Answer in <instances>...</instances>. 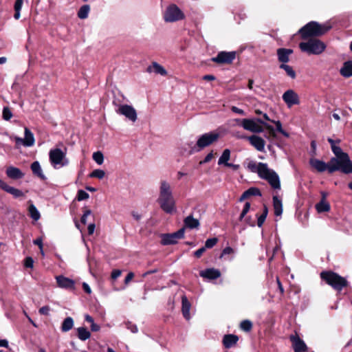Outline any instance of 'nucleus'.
Returning <instances> with one entry per match:
<instances>
[{
  "instance_id": "nucleus-1",
  "label": "nucleus",
  "mask_w": 352,
  "mask_h": 352,
  "mask_svg": "<svg viewBox=\"0 0 352 352\" xmlns=\"http://www.w3.org/2000/svg\"><path fill=\"white\" fill-rule=\"evenodd\" d=\"M336 157L330 160L329 173L340 170L343 173H352V162L347 153L343 152L340 146H333L331 148Z\"/></svg>"
},
{
  "instance_id": "nucleus-2",
  "label": "nucleus",
  "mask_w": 352,
  "mask_h": 352,
  "mask_svg": "<svg viewBox=\"0 0 352 352\" xmlns=\"http://www.w3.org/2000/svg\"><path fill=\"white\" fill-rule=\"evenodd\" d=\"M157 201L161 209L167 214H172L175 210V201L170 186L166 181L160 182V195Z\"/></svg>"
},
{
  "instance_id": "nucleus-3",
  "label": "nucleus",
  "mask_w": 352,
  "mask_h": 352,
  "mask_svg": "<svg viewBox=\"0 0 352 352\" xmlns=\"http://www.w3.org/2000/svg\"><path fill=\"white\" fill-rule=\"evenodd\" d=\"M126 98L118 90L107 93L106 97L101 99L102 107L113 108L114 110H135V109L125 102Z\"/></svg>"
},
{
  "instance_id": "nucleus-4",
  "label": "nucleus",
  "mask_w": 352,
  "mask_h": 352,
  "mask_svg": "<svg viewBox=\"0 0 352 352\" xmlns=\"http://www.w3.org/2000/svg\"><path fill=\"white\" fill-rule=\"evenodd\" d=\"M329 30V27L322 25L317 22L311 21L302 28L299 32L302 38L311 36H319L325 34Z\"/></svg>"
},
{
  "instance_id": "nucleus-5",
  "label": "nucleus",
  "mask_w": 352,
  "mask_h": 352,
  "mask_svg": "<svg viewBox=\"0 0 352 352\" xmlns=\"http://www.w3.org/2000/svg\"><path fill=\"white\" fill-rule=\"evenodd\" d=\"M320 277L337 291H341L347 285V281L344 278L332 272H322Z\"/></svg>"
},
{
  "instance_id": "nucleus-6",
  "label": "nucleus",
  "mask_w": 352,
  "mask_h": 352,
  "mask_svg": "<svg viewBox=\"0 0 352 352\" xmlns=\"http://www.w3.org/2000/svg\"><path fill=\"white\" fill-rule=\"evenodd\" d=\"M219 138L220 134L217 131H211L204 133L198 138L197 143L192 149L195 151H200L204 148L216 142Z\"/></svg>"
},
{
  "instance_id": "nucleus-7",
  "label": "nucleus",
  "mask_w": 352,
  "mask_h": 352,
  "mask_svg": "<svg viewBox=\"0 0 352 352\" xmlns=\"http://www.w3.org/2000/svg\"><path fill=\"white\" fill-rule=\"evenodd\" d=\"M299 47L302 52L313 54H320L326 48L325 44L318 39H310L307 42L300 43Z\"/></svg>"
},
{
  "instance_id": "nucleus-8",
  "label": "nucleus",
  "mask_w": 352,
  "mask_h": 352,
  "mask_svg": "<svg viewBox=\"0 0 352 352\" xmlns=\"http://www.w3.org/2000/svg\"><path fill=\"white\" fill-rule=\"evenodd\" d=\"M184 18V13L175 4L168 6L164 14V19L166 22H175L183 20Z\"/></svg>"
},
{
  "instance_id": "nucleus-9",
  "label": "nucleus",
  "mask_w": 352,
  "mask_h": 352,
  "mask_svg": "<svg viewBox=\"0 0 352 352\" xmlns=\"http://www.w3.org/2000/svg\"><path fill=\"white\" fill-rule=\"evenodd\" d=\"M236 52H219L217 55L211 58V61L218 65L231 64L236 58Z\"/></svg>"
},
{
  "instance_id": "nucleus-10",
  "label": "nucleus",
  "mask_w": 352,
  "mask_h": 352,
  "mask_svg": "<svg viewBox=\"0 0 352 352\" xmlns=\"http://www.w3.org/2000/svg\"><path fill=\"white\" fill-rule=\"evenodd\" d=\"M185 228H182L175 232L163 234L162 235V244L164 245H173L177 243L178 239L184 237Z\"/></svg>"
},
{
  "instance_id": "nucleus-11",
  "label": "nucleus",
  "mask_w": 352,
  "mask_h": 352,
  "mask_svg": "<svg viewBox=\"0 0 352 352\" xmlns=\"http://www.w3.org/2000/svg\"><path fill=\"white\" fill-rule=\"evenodd\" d=\"M49 157L51 164L56 167V165L64 166L63 160L65 157V153L60 148H54L50 150Z\"/></svg>"
},
{
  "instance_id": "nucleus-12",
  "label": "nucleus",
  "mask_w": 352,
  "mask_h": 352,
  "mask_svg": "<svg viewBox=\"0 0 352 352\" xmlns=\"http://www.w3.org/2000/svg\"><path fill=\"white\" fill-rule=\"evenodd\" d=\"M58 287L62 289L73 291L75 289V281L71 278L59 275L56 276Z\"/></svg>"
},
{
  "instance_id": "nucleus-13",
  "label": "nucleus",
  "mask_w": 352,
  "mask_h": 352,
  "mask_svg": "<svg viewBox=\"0 0 352 352\" xmlns=\"http://www.w3.org/2000/svg\"><path fill=\"white\" fill-rule=\"evenodd\" d=\"M283 99L289 108L300 102L298 94L292 89H289L285 91L283 95Z\"/></svg>"
},
{
  "instance_id": "nucleus-14",
  "label": "nucleus",
  "mask_w": 352,
  "mask_h": 352,
  "mask_svg": "<svg viewBox=\"0 0 352 352\" xmlns=\"http://www.w3.org/2000/svg\"><path fill=\"white\" fill-rule=\"evenodd\" d=\"M0 188L5 192L11 194L14 198H20L25 197L23 191L12 186H9L6 182L0 179Z\"/></svg>"
},
{
  "instance_id": "nucleus-15",
  "label": "nucleus",
  "mask_w": 352,
  "mask_h": 352,
  "mask_svg": "<svg viewBox=\"0 0 352 352\" xmlns=\"http://www.w3.org/2000/svg\"><path fill=\"white\" fill-rule=\"evenodd\" d=\"M243 138L247 139L250 144L254 146L258 151H263L265 149V140L256 135H253L248 137H244Z\"/></svg>"
},
{
  "instance_id": "nucleus-16",
  "label": "nucleus",
  "mask_w": 352,
  "mask_h": 352,
  "mask_svg": "<svg viewBox=\"0 0 352 352\" xmlns=\"http://www.w3.org/2000/svg\"><path fill=\"white\" fill-rule=\"evenodd\" d=\"M290 340L292 342V347L294 352H306L307 346L305 342L298 336H291Z\"/></svg>"
},
{
  "instance_id": "nucleus-17",
  "label": "nucleus",
  "mask_w": 352,
  "mask_h": 352,
  "mask_svg": "<svg viewBox=\"0 0 352 352\" xmlns=\"http://www.w3.org/2000/svg\"><path fill=\"white\" fill-rule=\"evenodd\" d=\"M34 138L31 131L25 128V138L22 139L21 138H16V142H21L25 146H32L34 144Z\"/></svg>"
},
{
  "instance_id": "nucleus-18",
  "label": "nucleus",
  "mask_w": 352,
  "mask_h": 352,
  "mask_svg": "<svg viewBox=\"0 0 352 352\" xmlns=\"http://www.w3.org/2000/svg\"><path fill=\"white\" fill-rule=\"evenodd\" d=\"M7 177L11 179H21L24 177V173L19 168L14 166H8L6 170Z\"/></svg>"
},
{
  "instance_id": "nucleus-19",
  "label": "nucleus",
  "mask_w": 352,
  "mask_h": 352,
  "mask_svg": "<svg viewBox=\"0 0 352 352\" xmlns=\"http://www.w3.org/2000/svg\"><path fill=\"white\" fill-rule=\"evenodd\" d=\"M243 129L252 132H261L263 130L262 125L260 122L248 119H243Z\"/></svg>"
},
{
  "instance_id": "nucleus-20",
  "label": "nucleus",
  "mask_w": 352,
  "mask_h": 352,
  "mask_svg": "<svg viewBox=\"0 0 352 352\" xmlns=\"http://www.w3.org/2000/svg\"><path fill=\"white\" fill-rule=\"evenodd\" d=\"M199 275L204 278L215 280L221 276V272L219 270L214 268H208L200 271Z\"/></svg>"
},
{
  "instance_id": "nucleus-21",
  "label": "nucleus",
  "mask_w": 352,
  "mask_h": 352,
  "mask_svg": "<svg viewBox=\"0 0 352 352\" xmlns=\"http://www.w3.org/2000/svg\"><path fill=\"white\" fill-rule=\"evenodd\" d=\"M310 164L311 166L314 168L316 170H317L318 172H324V170H327L329 173L330 170V161L326 164L323 161H321L318 159H311L310 160Z\"/></svg>"
},
{
  "instance_id": "nucleus-22",
  "label": "nucleus",
  "mask_w": 352,
  "mask_h": 352,
  "mask_svg": "<svg viewBox=\"0 0 352 352\" xmlns=\"http://www.w3.org/2000/svg\"><path fill=\"white\" fill-rule=\"evenodd\" d=\"M239 338L234 334H226L223 338V345L226 349H230L234 346Z\"/></svg>"
},
{
  "instance_id": "nucleus-23",
  "label": "nucleus",
  "mask_w": 352,
  "mask_h": 352,
  "mask_svg": "<svg viewBox=\"0 0 352 352\" xmlns=\"http://www.w3.org/2000/svg\"><path fill=\"white\" fill-rule=\"evenodd\" d=\"M322 199L316 205V209L318 213L329 212L331 208L329 204L326 201V194L322 192Z\"/></svg>"
},
{
  "instance_id": "nucleus-24",
  "label": "nucleus",
  "mask_w": 352,
  "mask_h": 352,
  "mask_svg": "<svg viewBox=\"0 0 352 352\" xmlns=\"http://www.w3.org/2000/svg\"><path fill=\"white\" fill-rule=\"evenodd\" d=\"M190 307L191 305L188 301L187 297L186 296H183L182 297V311L184 318H186V320H189L190 318Z\"/></svg>"
},
{
  "instance_id": "nucleus-25",
  "label": "nucleus",
  "mask_w": 352,
  "mask_h": 352,
  "mask_svg": "<svg viewBox=\"0 0 352 352\" xmlns=\"http://www.w3.org/2000/svg\"><path fill=\"white\" fill-rule=\"evenodd\" d=\"M146 71L149 73L151 72H155V74H160L163 76H165L167 75L166 70L160 64H158L156 62H153L152 65H149Z\"/></svg>"
},
{
  "instance_id": "nucleus-26",
  "label": "nucleus",
  "mask_w": 352,
  "mask_h": 352,
  "mask_svg": "<svg viewBox=\"0 0 352 352\" xmlns=\"http://www.w3.org/2000/svg\"><path fill=\"white\" fill-rule=\"evenodd\" d=\"M293 51L289 49L280 48L277 50V55L278 60L282 62L283 64L287 63L289 60V55L292 54Z\"/></svg>"
},
{
  "instance_id": "nucleus-27",
  "label": "nucleus",
  "mask_w": 352,
  "mask_h": 352,
  "mask_svg": "<svg viewBox=\"0 0 352 352\" xmlns=\"http://www.w3.org/2000/svg\"><path fill=\"white\" fill-rule=\"evenodd\" d=\"M184 227L189 229L198 228L200 226L198 219L193 218L192 214H190L184 219Z\"/></svg>"
},
{
  "instance_id": "nucleus-28",
  "label": "nucleus",
  "mask_w": 352,
  "mask_h": 352,
  "mask_svg": "<svg viewBox=\"0 0 352 352\" xmlns=\"http://www.w3.org/2000/svg\"><path fill=\"white\" fill-rule=\"evenodd\" d=\"M271 186L274 189H280V179L278 175L273 171L266 179Z\"/></svg>"
},
{
  "instance_id": "nucleus-29",
  "label": "nucleus",
  "mask_w": 352,
  "mask_h": 352,
  "mask_svg": "<svg viewBox=\"0 0 352 352\" xmlns=\"http://www.w3.org/2000/svg\"><path fill=\"white\" fill-rule=\"evenodd\" d=\"M31 170L33 174L38 177H39L41 180H45L46 177L43 174L42 169L41 168L40 164L38 162L35 161L31 164Z\"/></svg>"
},
{
  "instance_id": "nucleus-30",
  "label": "nucleus",
  "mask_w": 352,
  "mask_h": 352,
  "mask_svg": "<svg viewBox=\"0 0 352 352\" xmlns=\"http://www.w3.org/2000/svg\"><path fill=\"white\" fill-rule=\"evenodd\" d=\"M273 207L274 210V214L280 216L283 213V204L282 200L276 195L273 197Z\"/></svg>"
},
{
  "instance_id": "nucleus-31",
  "label": "nucleus",
  "mask_w": 352,
  "mask_h": 352,
  "mask_svg": "<svg viewBox=\"0 0 352 352\" xmlns=\"http://www.w3.org/2000/svg\"><path fill=\"white\" fill-rule=\"evenodd\" d=\"M273 172V170L268 168L267 165L263 163H259V168L257 173L259 177L266 179L267 177Z\"/></svg>"
},
{
  "instance_id": "nucleus-32",
  "label": "nucleus",
  "mask_w": 352,
  "mask_h": 352,
  "mask_svg": "<svg viewBox=\"0 0 352 352\" xmlns=\"http://www.w3.org/2000/svg\"><path fill=\"white\" fill-rule=\"evenodd\" d=\"M340 74L344 77L352 76V61L346 62L340 69Z\"/></svg>"
},
{
  "instance_id": "nucleus-33",
  "label": "nucleus",
  "mask_w": 352,
  "mask_h": 352,
  "mask_svg": "<svg viewBox=\"0 0 352 352\" xmlns=\"http://www.w3.org/2000/svg\"><path fill=\"white\" fill-rule=\"evenodd\" d=\"M230 157V151L228 148L225 149L219 159L218 164H224L226 166H231V163H228Z\"/></svg>"
},
{
  "instance_id": "nucleus-34",
  "label": "nucleus",
  "mask_w": 352,
  "mask_h": 352,
  "mask_svg": "<svg viewBox=\"0 0 352 352\" xmlns=\"http://www.w3.org/2000/svg\"><path fill=\"white\" fill-rule=\"evenodd\" d=\"M74 326V320L72 317H67L61 324V331L67 332L71 330Z\"/></svg>"
},
{
  "instance_id": "nucleus-35",
  "label": "nucleus",
  "mask_w": 352,
  "mask_h": 352,
  "mask_svg": "<svg viewBox=\"0 0 352 352\" xmlns=\"http://www.w3.org/2000/svg\"><path fill=\"white\" fill-rule=\"evenodd\" d=\"M90 10V6L87 4L81 6L78 11V17L80 19H85L88 17V14Z\"/></svg>"
},
{
  "instance_id": "nucleus-36",
  "label": "nucleus",
  "mask_w": 352,
  "mask_h": 352,
  "mask_svg": "<svg viewBox=\"0 0 352 352\" xmlns=\"http://www.w3.org/2000/svg\"><path fill=\"white\" fill-rule=\"evenodd\" d=\"M77 332L78 338L82 341L89 339L91 336L90 332L85 327L78 328Z\"/></svg>"
},
{
  "instance_id": "nucleus-37",
  "label": "nucleus",
  "mask_w": 352,
  "mask_h": 352,
  "mask_svg": "<svg viewBox=\"0 0 352 352\" xmlns=\"http://www.w3.org/2000/svg\"><path fill=\"white\" fill-rule=\"evenodd\" d=\"M24 0H16L14 5V18L16 20L21 16V10Z\"/></svg>"
},
{
  "instance_id": "nucleus-38",
  "label": "nucleus",
  "mask_w": 352,
  "mask_h": 352,
  "mask_svg": "<svg viewBox=\"0 0 352 352\" xmlns=\"http://www.w3.org/2000/svg\"><path fill=\"white\" fill-rule=\"evenodd\" d=\"M261 192L258 188L252 187L243 192V199L249 198L250 196H261Z\"/></svg>"
},
{
  "instance_id": "nucleus-39",
  "label": "nucleus",
  "mask_w": 352,
  "mask_h": 352,
  "mask_svg": "<svg viewBox=\"0 0 352 352\" xmlns=\"http://www.w3.org/2000/svg\"><path fill=\"white\" fill-rule=\"evenodd\" d=\"M28 211H29L30 216L34 220L37 221V220H38L40 219V217H41L40 213L38 211V210L36 208V206L33 204H31L29 206Z\"/></svg>"
},
{
  "instance_id": "nucleus-40",
  "label": "nucleus",
  "mask_w": 352,
  "mask_h": 352,
  "mask_svg": "<svg viewBox=\"0 0 352 352\" xmlns=\"http://www.w3.org/2000/svg\"><path fill=\"white\" fill-rule=\"evenodd\" d=\"M280 67L281 69H284L285 71L286 74L290 78H292L293 79L296 78V72L291 66L286 65V64H281L280 65Z\"/></svg>"
},
{
  "instance_id": "nucleus-41",
  "label": "nucleus",
  "mask_w": 352,
  "mask_h": 352,
  "mask_svg": "<svg viewBox=\"0 0 352 352\" xmlns=\"http://www.w3.org/2000/svg\"><path fill=\"white\" fill-rule=\"evenodd\" d=\"M122 115H124L129 120L134 122L137 119L136 111H118Z\"/></svg>"
},
{
  "instance_id": "nucleus-42",
  "label": "nucleus",
  "mask_w": 352,
  "mask_h": 352,
  "mask_svg": "<svg viewBox=\"0 0 352 352\" xmlns=\"http://www.w3.org/2000/svg\"><path fill=\"white\" fill-rule=\"evenodd\" d=\"M104 175H105V172L103 170L96 169L90 173L89 177H96V178L101 179L104 177Z\"/></svg>"
},
{
  "instance_id": "nucleus-43",
  "label": "nucleus",
  "mask_w": 352,
  "mask_h": 352,
  "mask_svg": "<svg viewBox=\"0 0 352 352\" xmlns=\"http://www.w3.org/2000/svg\"><path fill=\"white\" fill-rule=\"evenodd\" d=\"M92 157L98 164L100 165L104 162V155L100 151L94 153Z\"/></svg>"
},
{
  "instance_id": "nucleus-44",
  "label": "nucleus",
  "mask_w": 352,
  "mask_h": 352,
  "mask_svg": "<svg viewBox=\"0 0 352 352\" xmlns=\"http://www.w3.org/2000/svg\"><path fill=\"white\" fill-rule=\"evenodd\" d=\"M218 242V239L216 237L208 239L205 242L204 248L210 249L213 248Z\"/></svg>"
},
{
  "instance_id": "nucleus-45",
  "label": "nucleus",
  "mask_w": 352,
  "mask_h": 352,
  "mask_svg": "<svg viewBox=\"0 0 352 352\" xmlns=\"http://www.w3.org/2000/svg\"><path fill=\"white\" fill-rule=\"evenodd\" d=\"M89 197V195L83 190H79L77 192L76 199L79 201L87 199Z\"/></svg>"
},
{
  "instance_id": "nucleus-46",
  "label": "nucleus",
  "mask_w": 352,
  "mask_h": 352,
  "mask_svg": "<svg viewBox=\"0 0 352 352\" xmlns=\"http://www.w3.org/2000/svg\"><path fill=\"white\" fill-rule=\"evenodd\" d=\"M92 213L91 210L90 209H87L85 207L83 208V214L80 218V222L83 225H85L87 223V218L89 215H90Z\"/></svg>"
},
{
  "instance_id": "nucleus-47",
  "label": "nucleus",
  "mask_w": 352,
  "mask_h": 352,
  "mask_svg": "<svg viewBox=\"0 0 352 352\" xmlns=\"http://www.w3.org/2000/svg\"><path fill=\"white\" fill-rule=\"evenodd\" d=\"M34 265V260L32 257L28 256L24 260V266L26 268H32Z\"/></svg>"
},
{
  "instance_id": "nucleus-48",
  "label": "nucleus",
  "mask_w": 352,
  "mask_h": 352,
  "mask_svg": "<svg viewBox=\"0 0 352 352\" xmlns=\"http://www.w3.org/2000/svg\"><path fill=\"white\" fill-rule=\"evenodd\" d=\"M252 328V323L249 320H243V331H250Z\"/></svg>"
},
{
  "instance_id": "nucleus-49",
  "label": "nucleus",
  "mask_w": 352,
  "mask_h": 352,
  "mask_svg": "<svg viewBox=\"0 0 352 352\" xmlns=\"http://www.w3.org/2000/svg\"><path fill=\"white\" fill-rule=\"evenodd\" d=\"M41 116L45 119L46 120L47 122L56 125V124L55 123L54 119L50 116V115L48 114V111H43V113L41 114Z\"/></svg>"
},
{
  "instance_id": "nucleus-50",
  "label": "nucleus",
  "mask_w": 352,
  "mask_h": 352,
  "mask_svg": "<svg viewBox=\"0 0 352 352\" xmlns=\"http://www.w3.org/2000/svg\"><path fill=\"white\" fill-rule=\"evenodd\" d=\"M50 310V307L47 305H45V306L41 307L38 310V312L41 315L48 316Z\"/></svg>"
},
{
  "instance_id": "nucleus-51",
  "label": "nucleus",
  "mask_w": 352,
  "mask_h": 352,
  "mask_svg": "<svg viewBox=\"0 0 352 352\" xmlns=\"http://www.w3.org/2000/svg\"><path fill=\"white\" fill-rule=\"evenodd\" d=\"M213 153H212V151L211 152H210L206 157L205 158L200 161L199 162V164H206V163H208L209 162L212 158H213Z\"/></svg>"
},
{
  "instance_id": "nucleus-52",
  "label": "nucleus",
  "mask_w": 352,
  "mask_h": 352,
  "mask_svg": "<svg viewBox=\"0 0 352 352\" xmlns=\"http://www.w3.org/2000/svg\"><path fill=\"white\" fill-rule=\"evenodd\" d=\"M256 217L257 218L258 226L261 227L265 221V219H266L265 214H261L260 216H257V214H256Z\"/></svg>"
},
{
  "instance_id": "nucleus-53",
  "label": "nucleus",
  "mask_w": 352,
  "mask_h": 352,
  "mask_svg": "<svg viewBox=\"0 0 352 352\" xmlns=\"http://www.w3.org/2000/svg\"><path fill=\"white\" fill-rule=\"evenodd\" d=\"M206 248H204V246L198 249L197 250H196L194 252L195 257H196L197 258H200L203 255V254L206 252Z\"/></svg>"
},
{
  "instance_id": "nucleus-54",
  "label": "nucleus",
  "mask_w": 352,
  "mask_h": 352,
  "mask_svg": "<svg viewBox=\"0 0 352 352\" xmlns=\"http://www.w3.org/2000/svg\"><path fill=\"white\" fill-rule=\"evenodd\" d=\"M33 243L34 245H36L38 246L42 254H43V239L42 238L39 237V238H37L36 239L34 240L33 241Z\"/></svg>"
},
{
  "instance_id": "nucleus-55",
  "label": "nucleus",
  "mask_w": 352,
  "mask_h": 352,
  "mask_svg": "<svg viewBox=\"0 0 352 352\" xmlns=\"http://www.w3.org/2000/svg\"><path fill=\"white\" fill-rule=\"evenodd\" d=\"M122 274L121 270H113L111 272V277L112 279L115 280L118 278Z\"/></svg>"
},
{
  "instance_id": "nucleus-56",
  "label": "nucleus",
  "mask_w": 352,
  "mask_h": 352,
  "mask_svg": "<svg viewBox=\"0 0 352 352\" xmlns=\"http://www.w3.org/2000/svg\"><path fill=\"white\" fill-rule=\"evenodd\" d=\"M233 252V250L230 247H226L224 248L220 255V258L223 257L226 254H230Z\"/></svg>"
},
{
  "instance_id": "nucleus-57",
  "label": "nucleus",
  "mask_w": 352,
  "mask_h": 352,
  "mask_svg": "<svg viewBox=\"0 0 352 352\" xmlns=\"http://www.w3.org/2000/svg\"><path fill=\"white\" fill-rule=\"evenodd\" d=\"M248 168L250 169L252 172H258V168H259V164H256L255 163L253 164H248Z\"/></svg>"
},
{
  "instance_id": "nucleus-58",
  "label": "nucleus",
  "mask_w": 352,
  "mask_h": 352,
  "mask_svg": "<svg viewBox=\"0 0 352 352\" xmlns=\"http://www.w3.org/2000/svg\"><path fill=\"white\" fill-rule=\"evenodd\" d=\"M127 328L130 329L132 333H137L138 331L137 326L131 322L127 324Z\"/></svg>"
},
{
  "instance_id": "nucleus-59",
  "label": "nucleus",
  "mask_w": 352,
  "mask_h": 352,
  "mask_svg": "<svg viewBox=\"0 0 352 352\" xmlns=\"http://www.w3.org/2000/svg\"><path fill=\"white\" fill-rule=\"evenodd\" d=\"M134 277V273L133 272H129L126 275L124 279V283L127 285Z\"/></svg>"
},
{
  "instance_id": "nucleus-60",
  "label": "nucleus",
  "mask_w": 352,
  "mask_h": 352,
  "mask_svg": "<svg viewBox=\"0 0 352 352\" xmlns=\"http://www.w3.org/2000/svg\"><path fill=\"white\" fill-rule=\"evenodd\" d=\"M95 228H96V225L94 223H91L88 226L87 231H88L89 235H91L94 234Z\"/></svg>"
},
{
  "instance_id": "nucleus-61",
  "label": "nucleus",
  "mask_w": 352,
  "mask_h": 352,
  "mask_svg": "<svg viewBox=\"0 0 352 352\" xmlns=\"http://www.w3.org/2000/svg\"><path fill=\"white\" fill-rule=\"evenodd\" d=\"M12 117V111H3V118L5 120H9Z\"/></svg>"
},
{
  "instance_id": "nucleus-62",
  "label": "nucleus",
  "mask_w": 352,
  "mask_h": 352,
  "mask_svg": "<svg viewBox=\"0 0 352 352\" xmlns=\"http://www.w3.org/2000/svg\"><path fill=\"white\" fill-rule=\"evenodd\" d=\"M82 289L85 291V292L88 294H91V292L90 287L86 283H82Z\"/></svg>"
},
{
  "instance_id": "nucleus-63",
  "label": "nucleus",
  "mask_w": 352,
  "mask_h": 352,
  "mask_svg": "<svg viewBox=\"0 0 352 352\" xmlns=\"http://www.w3.org/2000/svg\"><path fill=\"white\" fill-rule=\"evenodd\" d=\"M280 249V246L279 244H276V246L273 248V255L269 258V261H271L273 259V256L274 254L279 251Z\"/></svg>"
},
{
  "instance_id": "nucleus-64",
  "label": "nucleus",
  "mask_w": 352,
  "mask_h": 352,
  "mask_svg": "<svg viewBox=\"0 0 352 352\" xmlns=\"http://www.w3.org/2000/svg\"><path fill=\"white\" fill-rule=\"evenodd\" d=\"M100 326L96 323H94V322L93 323L91 324V330L92 331H98L100 330Z\"/></svg>"
}]
</instances>
